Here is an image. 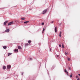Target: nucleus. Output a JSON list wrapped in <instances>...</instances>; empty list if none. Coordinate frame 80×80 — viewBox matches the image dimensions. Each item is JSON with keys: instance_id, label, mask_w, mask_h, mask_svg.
I'll use <instances>...</instances> for the list:
<instances>
[{"instance_id": "obj_1", "label": "nucleus", "mask_w": 80, "mask_h": 80, "mask_svg": "<svg viewBox=\"0 0 80 80\" xmlns=\"http://www.w3.org/2000/svg\"><path fill=\"white\" fill-rule=\"evenodd\" d=\"M47 9H45L43 11V12H42V14H44V13H46V12H47Z\"/></svg>"}, {"instance_id": "obj_2", "label": "nucleus", "mask_w": 80, "mask_h": 80, "mask_svg": "<svg viewBox=\"0 0 80 80\" xmlns=\"http://www.w3.org/2000/svg\"><path fill=\"white\" fill-rule=\"evenodd\" d=\"M11 68V66H10V65H8L7 67L8 69H9V68Z\"/></svg>"}, {"instance_id": "obj_3", "label": "nucleus", "mask_w": 80, "mask_h": 80, "mask_svg": "<svg viewBox=\"0 0 80 80\" xmlns=\"http://www.w3.org/2000/svg\"><path fill=\"white\" fill-rule=\"evenodd\" d=\"M13 24V22H11L8 23V25H11Z\"/></svg>"}, {"instance_id": "obj_4", "label": "nucleus", "mask_w": 80, "mask_h": 80, "mask_svg": "<svg viewBox=\"0 0 80 80\" xmlns=\"http://www.w3.org/2000/svg\"><path fill=\"white\" fill-rule=\"evenodd\" d=\"M8 21H7L6 22H5L4 23V25H6V23H8Z\"/></svg>"}, {"instance_id": "obj_5", "label": "nucleus", "mask_w": 80, "mask_h": 80, "mask_svg": "<svg viewBox=\"0 0 80 80\" xmlns=\"http://www.w3.org/2000/svg\"><path fill=\"white\" fill-rule=\"evenodd\" d=\"M18 49H16L15 50H14V52H18Z\"/></svg>"}, {"instance_id": "obj_6", "label": "nucleus", "mask_w": 80, "mask_h": 80, "mask_svg": "<svg viewBox=\"0 0 80 80\" xmlns=\"http://www.w3.org/2000/svg\"><path fill=\"white\" fill-rule=\"evenodd\" d=\"M9 31H10V30L9 29H7L6 30V32H9Z\"/></svg>"}, {"instance_id": "obj_7", "label": "nucleus", "mask_w": 80, "mask_h": 80, "mask_svg": "<svg viewBox=\"0 0 80 80\" xmlns=\"http://www.w3.org/2000/svg\"><path fill=\"white\" fill-rule=\"evenodd\" d=\"M18 49H22V48H21V47L20 46H18Z\"/></svg>"}, {"instance_id": "obj_8", "label": "nucleus", "mask_w": 80, "mask_h": 80, "mask_svg": "<svg viewBox=\"0 0 80 80\" xmlns=\"http://www.w3.org/2000/svg\"><path fill=\"white\" fill-rule=\"evenodd\" d=\"M3 48H4V49H5V50L7 49V47L6 46H3Z\"/></svg>"}, {"instance_id": "obj_9", "label": "nucleus", "mask_w": 80, "mask_h": 80, "mask_svg": "<svg viewBox=\"0 0 80 80\" xmlns=\"http://www.w3.org/2000/svg\"><path fill=\"white\" fill-rule=\"evenodd\" d=\"M55 32L56 33H57V28H55Z\"/></svg>"}, {"instance_id": "obj_10", "label": "nucleus", "mask_w": 80, "mask_h": 80, "mask_svg": "<svg viewBox=\"0 0 80 80\" xmlns=\"http://www.w3.org/2000/svg\"><path fill=\"white\" fill-rule=\"evenodd\" d=\"M25 18H21V19L22 20H25Z\"/></svg>"}, {"instance_id": "obj_11", "label": "nucleus", "mask_w": 80, "mask_h": 80, "mask_svg": "<svg viewBox=\"0 0 80 80\" xmlns=\"http://www.w3.org/2000/svg\"><path fill=\"white\" fill-rule=\"evenodd\" d=\"M5 68H6V67L4 66L3 67V69H4V70H5Z\"/></svg>"}, {"instance_id": "obj_12", "label": "nucleus", "mask_w": 80, "mask_h": 80, "mask_svg": "<svg viewBox=\"0 0 80 80\" xmlns=\"http://www.w3.org/2000/svg\"><path fill=\"white\" fill-rule=\"evenodd\" d=\"M28 45H29V44L28 43H26L25 44V46H27Z\"/></svg>"}, {"instance_id": "obj_13", "label": "nucleus", "mask_w": 80, "mask_h": 80, "mask_svg": "<svg viewBox=\"0 0 80 80\" xmlns=\"http://www.w3.org/2000/svg\"><path fill=\"white\" fill-rule=\"evenodd\" d=\"M28 22V21H26L24 22V23H27Z\"/></svg>"}, {"instance_id": "obj_14", "label": "nucleus", "mask_w": 80, "mask_h": 80, "mask_svg": "<svg viewBox=\"0 0 80 80\" xmlns=\"http://www.w3.org/2000/svg\"><path fill=\"white\" fill-rule=\"evenodd\" d=\"M11 55H12V53H8V56H10Z\"/></svg>"}, {"instance_id": "obj_15", "label": "nucleus", "mask_w": 80, "mask_h": 80, "mask_svg": "<svg viewBox=\"0 0 80 80\" xmlns=\"http://www.w3.org/2000/svg\"><path fill=\"white\" fill-rule=\"evenodd\" d=\"M28 43L29 44L30 43H31V41L30 40L28 41Z\"/></svg>"}, {"instance_id": "obj_16", "label": "nucleus", "mask_w": 80, "mask_h": 80, "mask_svg": "<svg viewBox=\"0 0 80 80\" xmlns=\"http://www.w3.org/2000/svg\"><path fill=\"white\" fill-rule=\"evenodd\" d=\"M65 55H68V54L66 52H65Z\"/></svg>"}, {"instance_id": "obj_17", "label": "nucleus", "mask_w": 80, "mask_h": 80, "mask_svg": "<svg viewBox=\"0 0 80 80\" xmlns=\"http://www.w3.org/2000/svg\"><path fill=\"white\" fill-rule=\"evenodd\" d=\"M68 60L69 61H70V58H68Z\"/></svg>"}, {"instance_id": "obj_18", "label": "nucleus", "mask_w": 80, "mask_h": 80, "mask_svg": "<svg viewBox=\"0 0 80 80\" xmlns=\"http://www.w3.org/2000/svg\"><path fill=\"white\" fill-rule=\"evenodd\" d=\"M62 48H64V46H63V44H62Z\"/></svg>"}, {"instance_id": "obj_19", "label": "nucleus", "mask_w": 80, "mask_h": 80, "mask_svg": "<svg viewBox=\"0 0 80 80\" xmlns=\"http://www.w3.org/2000/svg\"><path fill=\"white\" fill-rule=\"evenodd\" d=\"M66 73H67V75H68V71H67V72H66Z\"/></svg>"}, {"instance_id": "obj_20", "label": "nucleus", "mask_w": 80, "mask_h": 80, "mask_svg": "<svg viewBox=\"0 0 80 80\" xmlns=\"http://www.w3.org/2000/svg\"><path fill=\"white\" fill-rule=\"evenodd\" d=\"M64 72H67V69H65Z\"/></svg>"}, {"instance_id": "obj_21", "label": "nucleus", "mask_w": 80, "mask_h": 80, "mask_svg": "<svg viewBox=\"0 0 80 80\" xmlns=\"http://www.w3.org/2000/svg\"><path fill=\"white\" fill-rule=\"evenodd\" d=\"M42 25H44V23L43 22H42Z\"/></svg>"}, {"instance_id": "obj_22", "label": "nucleus", "mask_w": 80, "mask_h": 80, "mask_svg": "<svg viewBox=\"0 0 80 80\" xmlns=\"http://www.w3.org/2000/svg\"><path fill=\"white\" fill-rule=\"evenodd\" d=\"M43 32L45 31V28H43Z\"/></svg>"}, {"instance_id": "obj_23", "label": "nucleus", "mask_w": 80, "mask_h": 80, "mask_svg": "<svg viewBox=\"0 0 80 80\" xmlns=\"http://www.w3.org/2000/svg\"><path fill=\"white\" fill-rule=\"evenodd\" d=\"M30 60H32V58H29Z\"/></svg>"}, {"instance_id": "obj_24", "label": "nucleus", "mask_w": 80, "mask_h": 80, "mask_svg": "<svg viewBox=\"0 0 80 80\" xmlns=\"http://www.w3.org/2000/svg\"><path fill=\"white\" fill-rule=\"evenodd\" d=\"M70 77H72V75L71 74Z\"/></svg>"}, {"instance_id": "obj_25", "label": "nucleus", "mask_w": 80, "mask_h": 80, "mask_svg": "<svg viewBox=\"0 0 80 80\" xmlns=\"http://www.w3.org/2000/svg\"><path fill=\"white\" fill-rule=\"evenodd\" d=\"M60 34H62V32H61V31H60Z\"/></svg>"}, {"instance_id": "obj_26", "label": "nucleus", "mask_w": 80, "mask_h": 80, "mask_svg": "<svg viewBox=\"0 0 80 80\" xmlns=\"http://www.w3.org/2000/svg\"><path fill=\"white\" fill-rule=\"evenodd\" d=\"M61 34H59V37H61Z\"/></svg>"}, {"instance_id": "obj_27", "label": "nucleus", "mask_w": 80, "mask_h": 80, "mask_svg": "<svg viewBox=\"0 0 80 80\" xmlns=\"http://www.w3.org/2000/svg\"><path fill=\"white\" fill-rule=\"evenodd\" d=\"M59 47H61V44H59Z\"/></svg>"}, {"instance_id": "obj_28", "label": "nucleus", "mask_w": 80, "mask_h": 80, "mask_svg": "<svg viewBox=\"0 0 80 80\" xmlns=\"http://www.w3.org/2000/svg\"><path fill=\"white\" fill-rule=\"evenodd\" d=\"M76 78H78V76H76Z\"/></svg>"}, {"instance_id": "obj_29", "label": "nucleus", "mask_w": 80, "mask_h": 80, "mask_svg": "<svg viewBox=\"0 0 80 80\" xmlns=\"http://www.w3.org/2000/svg\"><path fill=\"white\" fill-rule=\"evenodd\" d=\"M69 69L70 70H71V69H70V68H69Z\"/></svg>"}, {"instance_id": "obj_30", "label": "nucleus", "mask_w": 80, "mask_h": 80, "mask_svg": "<svg viewBox=\"0 0 80 80\" xmlns=\"http://www.w3.org/2000/svg\"><path fill=\"white\" fill-rule=\"evenodd\" d=\"M53 23V21H52V22H51V23Z\"/></svg>"}, {"instance_id": "obj_31", "label": "nucleus", "mask_w": 80, "mask_h": 80, "mask_svg": "<svg viewBox=\"0 0 80 80\" xmlns=\"http://www.w3.org/2000/svg\"><path fill=\"white\" fill-rule=\"evenodd\" d=\"M77 80H80V79L78 78V79H77Z\"/></svg>"}, {"instance_id": "obj_32", "label": "nucleus", "mask_w": 80, "mask_h": 80, "mask_svg": "<svg viewBox=\"0 0 80 80\" xmlns=\"http://www.w3.org/2000/svg\"><path fill=\"white\" fill-rule=\"evenodd\" d=\"M23 72H22V75H23Z\"/></svg>"}, {"instance_id": "obj_33", "label": "nucleus", "mask_w": 80, "mask_h": 80, "mask_svg": "<svg viewBox=\"0 0 80 80\" xmlns=\"http://www.w3.org/2000/svg\"><path fill=\"white\" fill-rule=\"evenodd\" d=\"M78 75H79V76H80V74H78Z\"/></svg>"}, {"instance_id": "obj_34", "label": "nucleus", "mask_w": 80, "mask_h": 80, "mask_svg": "<svg viewBox=\"0 0 80 80\" xmlns=\"http://www.w3.org/2000/svg\"><path fill=\"white\" fill-rule=\"evenodd\" d=\"M42 33H43V31L42 32Z\"/></svg>"}, {"instance_id": "obj_35", "label": "nucleus", "mask_w": 80, "mask_h": 80, "mask_svg": "<svg viewBox=\"0 0 80 80\" xmlns=\"http://www.w3.org/2000/svg\"><path fill=\"white\" fill-rule=\"evenodd\" d=\"M50 51H51V49H50Z\"/></svg>"}, {"instance_id": "obj_36", "label": "nucleus", "mask_w": 80, "mask_h": 80, "mask_svg": "<svg viewBox=\"0 0 80 80\" xmlns=\"http://www.w3.org/2000/svg\"><path fill=\"white\" fill-rule=\"evenodd\" d=\"M58 55H57V57H58Z\"/></svg>"}]
</instances>
